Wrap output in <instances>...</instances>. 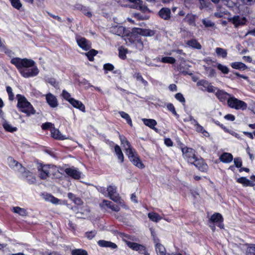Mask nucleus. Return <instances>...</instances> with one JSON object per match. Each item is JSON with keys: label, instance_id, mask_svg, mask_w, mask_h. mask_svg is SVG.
I'll return each instance as SVG.
<instances>
[{"label": "nucleus", "instance_id": "1", "mask_svg": "<svg viewBox=\"0 0 255 255\" xmlns=\"http://www.w3.org/2000/svg\"><path fill=\"white\" fill-rule=\"evenodd\" d=\"M11 63L17 68L20 73L25 78L33 77L37 75L39 70L34 67V61L26 58H14L11 60Z\"/></svg>", "mask_w": 255, "mask_h": 255}, {"label": "nucleus", "instance_id": "2", "mask_svg": "<svg viewBox=\"0 0 255 255\" xmlns=\"http://www.w3.org/2000/svg\"><path fill=\"white\" fill-rule=\"evenodd\" d=\"M119 137L122 144L123 145L125 148L126 153L128 156L129 160L137 167L143 168L144 167L143 164L138 158L135 150L131 147V145L128 141L123 135H120Z\"/></svg>", "mask_w": 255, "mask_h": 255}, {"label": "nucleus", "instance_id": "3", "mask_svg": "<svg viewBox=\"0 0 255 255\" xmlns=\"http://www.w3.org/2000/svg\"><path fill=\"white\" fill-rule=\"evenodd\" d=\"M16 98L18 101L17 107L22 112L25 113L27 116L35 113L33 107L24 96L18 94L16 95Z\"/></svg>", "mask_w": 255, "mask_h": 255}, {"label": "nucleus", "instance_id": "4", "mask_svg": "<svg viewBox=\"0 0 255 255\" xmlns=\"http://www.w3.org/2000/svg\"><path fill=\"white\" fill-rule=\"evenodd\" d=\"M228 105L230 108L236 110H244L247 108V104L245 102L232 97L228 99Z\"/></svg>", "mask_w": 255, "mask_h": 255}, {"label": "nucleus", "instance_id": "5", "mask_svg": "<svg viewBox=\"0 0 255 255\" xmlns=\"http://www.w3.org/2000/svg\"><path fill=\"white\" fill-rule=\"evenodd\" d=\"M197 86L200 87V89L209 93H215L217 88L213 86L211 83L205 80H201L197 82Z\"/></svg>", "mask_w": 255, "mask_h": 255}, {"label": "nucleus", "instance_id": "6", "mask_svg": "<svg viewBox=\"0 0 255 255\" xmlns=\"http://www.w3.org/2000/svg\"><path fill=\"white\" fill-rule=\"evenodd\" d=\"M182 151L184 159L189 163L191 164L195 161V159L197 157L195 155V151L193 149L185 147L182 148Z\"/></svg>", "mask_w": 255, "mask_h": 255}, {"label": "nucleus", "instance_id": "7", "mask_svg": "<svg viewBox=\"0 0 255 255\" xmlns=\"http://www.w3.org/2000/svg\"><path fill=\"white\" fill-rule=\"evenodd\" d=\"M107 191L108 192V196L110 198L115 202H119L122 204L120 201V197L117 192V188L115 186L110 185L108 187Z\"/></svg>", "mask_w": 255, "mask_h": 255}, {"label": "nucleus", "instance_id": "8", "mask_svg": "<svg viewBox=\"0 0 255 255\" xmlns=\"http://www.w3.org/2000/svg\"><path fill=\"white\" fill-rule=\"evenodd\" d=\"M52 167L48 165H40L38 167L39 172V177L42 179H46L50 175V172Z\"/></svg>", "mask_w": 255, "mask_h": 255}, {"label": "nucleus", "instance_id": "9", "mask_svg": "<svg viewBox=\"0 0 255 255\" xmlns=\"http://www.w3.org/2000/svg\"><path fill=\"white\" fill-rule=\"evenodd\" d=\"M124 241L126 243L127 245L132 250L138 251L139 253H144L146 252L145 248L143 245L140 244L131 242L124 239Z\"/></svg>", "mask_w": 255, "mask_h": 255}, {"label": "nucleus", "instance_id": "10", "mask_svg": "<svg viewBox=\"0 0 255 255\" xmlns=\"http://www.w3.org/2000/svg\"><path fill=\"white\" fill-rule=\"evenodd\" d=\"M76 39L79 46L83 50L87 51L90 49L91 44L85 38L77 35Z\"/></svg>", "mask_w": 255, "mask_h": 255}, {"label": "nucleus", "instance_id": "11", "mask_svg": "<svg viewBox=\"0 0 255 255\" xmlns=\"http://www.w3.org/2000/svg\"><path fill=\"white\" fill-rule=\"evenodd\" d=\"M65 172L67 175L75 179H79L81 177V173L74 167L66 168Z\"/></svg>", "mask_w": 255, "mask_h": 255}, {"label": "nucleus", "instance_id": "12", "mask_svg": "<svg viewBox=\"0 0 255 255\" xmlns=\"http://www.w3.org/2000/svg\"><path fill=\"white\" fill-rule=\"evenodd\" d=\"M195 161L191 164H194L199 170L202 172H206L208 169V165L205 163L202 158L195 159Z\"/></svg>", "mask_w": 255, "mask_h": 255}, {"label": "nucleus", "instance_id": "13", "mask_svg": "<svg viewBox=\"0 0 255 255\" xmlns=\"http://www.w3.org/2000/svg\"><path fill=\"white\" fill-rule=\"evenodd\" d=\"M217 98L219 100L220 102H224L226 100H228V99L231 97L230 94L226 92L223 90H219L217 88V90L214 93Z\"/></svg>", "mask_w": 255, "mask_h": 255}, {"label": "nucleus", "instance_id": "14", "mask_svg": "<svg viewBox=\"0 0 255 255\" xmlns=\"http://www.w3.org/2000/svg\"><path fill=\"white\" fill-rule=\"evenodd\" d=\"M129 2L132 3L131 7L139 9L142 11H145L147 7L142 4V1L141 0H128Z\"/></svg>", "mask_w": 255, "mask_h": 255}, {"label": "nucleus", "instance_id": "15", "mask_svg": "<svg viewBox=\"0 0 255 255\" xmlns=\"http://www.w3.org/2000/svg\"><path fill=\"white\" fill-rule=\"evenodd\" d=\"M46 101L52 108H55L58 106V102L56 98L52 94L48 93L46 95Z\"/></svg>", "mask_w": 255, "mask_h": 255}, {"label": "nucleus", "instance_id": "16", "mask_svg": "<svg viewBox=\"0 0 255 255\" xmlns=\"http://www.w3.org/2000/svg\"><path fill=\"white\" fill-rule=\"evenodd\" d=\"M133 32L144 36H151L154 34V32L153 30L140 28H135Z\"/></svg>", "mask_w": 255, "mask_h": 255}, {"label": "nucleus", "instance_id": "17", "mask_svg": "<svg viewBox=\"0 0 255 255\" xmlns=\"http://www.w3.org/2000/svg\"><path fill=\"white\" fill-rule=\"evenodd\" d=\"M159 16L164 20H168L171 17V10L169 8H162L158 12Z\"/></svg>", "mask_w": 255, "mask_h": 255}, {"label": "nucleus", "instance_id": "18", "mask_svg": "<svg viewBox=\"0 0 255 255\" xmlns=\"http://www.w3.org/2000/svg\"><path fill=\"white\" fill-rule=\"evenodd\" d=\"M100 206L103 207L104 206H106L110 209H111L113 211L116 212H119L120 210V208L117 205L113 204L111 201L108 200H104L100 204Z\"/></svg>", "mask_w": 255, "mask_h": 255}, {"label": "nucleus", "instance_id": "19", "mask_svg": "<svg viewBox=\"0 0 255 255\" xmlns=\"http://www.w3.org/2000/svg\"><path fill=\"white\" fill-rule=\"evenodd\" d=\"M98 244L101 247L109 248L111 249H116L118 248V246L116 244L105 240H99L98 242Z\"/></svg>", "mask_w": 255, "mask_h": 255}, {"label": "nucleus", "instance_id": "20", "mask_svg": "<svg viewBox=\"0 0 255 255\" xmlns=\"http://www.w3.org/2000/svg\"><path fill=\"white\" fill-rule=\"evenodd\" d=\"M69 103L75 108L78 109L80 111L85 112V107L83 103L78 100L74 99H70Z\"/></svg>", "mask_w": 255, "mask_h": 255}, {"label": "nucleus", "instance_id": "21", "mask_svg": "<svg viewBox=\"0 0 255 255\" xmlns=\"http://www.w3.org/2000/svg\"><path fill=\"white\" fill-rule=\"evenodd\" d=\"M125 28L123 26H116L112 28V31L117 35L124 37L127 35V33H125Z\"/></svg>", "mask_w": 255, "mask_h": 255}, {"label": "nucleus", "instance_id": "22", "mask_svg": "<svg viewBox=\"0 0 255 255\" xmlns=\"http://www.w3.org/2000/svg\"><path fill=\"white\" fill-rule=\"evenodd\" d=\"M246 19L245 17H241L239 15L235 16L232 18L233 24L237 27L245 24Z\"/></svg>", "mask_w": 255, "mask_h": 255}, {"label": "nucleus", "instance_id": "23", "mask_svg": "<svg viewBox=\"0 0 255 255\" xmlns=\"http://www.w3.org/2000/svg\"><path fill=\"white\" fill-rule=\"evenodd\" d=\"M142 120L145 126L157 131V128H155V126L157 125V122L155 120L150 119H143Z\"/></svg>", "mask_w": 255, "mask_h": 255}, {"label": "nucleus", "instance_id": "24", "mask_svg": "<svg viewBox=\"0 0 255 255\" xmlns=\"http://www.w3.org/2000/svg\"><path fill=\"white\" fill-rule=\"evenodd\" d=\"M51 133L52 136L55 139L63 140L67 138L62 135L58 129H55L54 127L51 129Z\"/></svg>", "mask_w": 255, "mask_h": 255}, {"label": "nucleus", "instance_id": "25", "mask_svg": "<svg viewBox=\"0 0 255 255\" xmlns=\"http://www.w3.org/2000/svg\"><path fill=\"white\" fill-rule=\"evenodd\" d=\"M220 159L223 162L229 163L233 160V157L232 154L225 152L221 155Z\"/></svg>", "mask_w": 255, "mask_h": 255}, {"label": "nucleus", "instance_id": "26", "mask_svg": "<svg viewBox=\"0 0 255 255\" xmlns=\"http://www.w3.org/2000/svg\"><path fill=\"white\" fill-rule=\"evenodd\" d=\"M23 176L27 178V182L29 184H33L36 182V178L29 171H25L23 174Z\"/></svg>", "mask_w": 255, "mask_h": 255}, {"label": "nucleus", "instance_id": "27", "mask_svg": "<svg viewBox=\"0 0 255 255\" xmlns=\"http://www.w3.org/2000/svg\"><path fill=\"white\" fill-rule=\"evenodd\" d=\"M187 44L193 48L197 49H201V45L197 41V40L192 39L187 41Z\"/></svg>", "mask_w": 255, "mask_h": 255}, {"label": "nucleus", "instance_id": "28", "mask_svg": "<svg viewBox=\"0 0 255 255\" xmlns=\"http://www.w3.org/2000/svg\"><path fill=\"white\" fill-rule=\"evenodd\" d=\"M237 181L238 183L242 184L244 186H254L255 185L254 183L244 177L238 178Z\"/></svg>", "mask_w": 255, "mask_h": 255}, {"label": "nucleus", "instance_id": "29", "mask_svg": "<svg viewBox=\"0 0 255 255\" xmlns=\"http://www.w3.org/2000/svg\"><path fill=\"white\" fill-rule=\"evenodd\" d=\"M210 221L212 223L222 222L223 218L221 214L215 213L211 217Z\"/></svg>", "mask_w": 255, "mask_h": 255}, {"label": "nucleus", "instance_id": "30", "mask_svg": "<svg viewBox=\"0 0 255 255\" xmlns=\"http://www.w3.org/2000/svg\"><path fill=\"white\" fill-rule=\"evenodd\" d=\"M12 211L14 213H17L22 216H26L27 215L26 210L24 208H21L19 207H13Z\"/></svg>", "mask_w": 255, "mask_h": 255}, {"label": "nucleus", "instance_id": "31", "mask_svg": "<svg viewBox=\"0 0 255 255\" xmlns=\"http://www.w3.org/2000/svg\"><path fill=\"white\" fill-rule=\"evenodd\" d=\"M231 67L236 69L245 70L247 68V66L243 63L241 62H233L231 64Z\"/></svg>", "mask_w": 255, "mask_h": 255}, {"label": "nucleus", "instance_id": "32", "mask_svg": "<svg viewBox=\"0 0 255 255\" xmlns=\"http://www.w3.org/2000/svg\"><path fill=\"white\" fill-rule=\"evenodd\" d=\"M196 130L198 132H201L205 136H209V133L206 131L203 127L198 124V122L194 125Z\"/></svg>", "mask_w": 255, "mask_h": 255}, {"label": "nucleus", "instance_id": "33", "mask_svg": "<svg viewBox=\"0 0 255 255\" xmlns=\"http://www.w3.org/2000/svg\"><path fill=\"white\" fill-rule=\"evenodd\" d=\"M115 151L118 156V159L121 160V162L124 161V155L121 150L120 147L118 145H116L115 146Z\"/></svg>", "mask_w": 255, "mask_h": 255}, {"label": "nucleus", "instance_id": "34", "mask_svg": "<svg viewBox=\"0 0 255 255\" xmlns=\"http://www.w3.org/2000/svg\"><path fill=\"white\" fill-rule=\"evenodd\" d=\"M156 251L158 255H167L164 247L161 244L155 245Z\"/></svg>", "mask_w": 255, "mask_h": 255}, {"label": "nucleus", "instance_id": "35", "mask_svg": "<svg viewBox=\"0 0 255 255\" xmlns=\"http://www.w3.org/2000/svg\"><path fill=\"white\" fill-rule=\"evenodd\" d=\"M216 53L218 56H221L225 58L227 56V51L226 49L222 48L217 47L216 48Z\"/></svg>", "mask_w": 255, "mask_h": 255}, {"label": "nucleus", "instance_id": "36", "mask_svg": "<svg viewBox=\"0 0 255 255\" xmlns=\"http://www.w3.org/2000/svg\"><path fill=\"white\" fill-rule=\"evenodd\" d=\"M148 217L153 222H157L161 219V217L155 213H149Z\"/></svg>", "mask_w": 255, "mask_h": 255}, {"label": "nucleus", "instance_id": "37", "mask_svg": "<svg viewBox=\"0 0 255 255\" xmlns=\"http://www.w3.org/2000/svg\"><path fill=\"white\" fill-rule=\"evenodd\" d=\"M2 126L3 128L7 131L13 132L17 130V128L16 127H12L11 125L6 121H4L3 123Z\"/></svg>", "mask_w": 255, "mask_h": 255}, {"label": "nucleus", "instance_id": "38", "mask_svg": "<svg viewBox=\"0 0 255 255\" xmlns=\"http://www.w3.org/2000/svg\"><path fill=\"white\" fill-rule=\"evenodd\" d=\"M72 255H88V252L83 249H74L71 251Z\"/></svg>", "mask_w": 255, "mask_h": 255}, {"label": "nucleus", "instance_id": "39", "mask_svg": "<svg viewBox=\"0 0 255 255\" xmlns=\"http://www.w3.org/2000/svg\"><path fill=\"white\" fill-rule=\"evenodd\" d=\"M8 162L9 165L12 168L18 167L19 166L22 168V166L17 161L14 160L12 158L9 157L8 158Z\"/></svg>", "mask_w": 255, "mask_h": 255}, {"label": "nucleus", "instance_id": "40", "mask_svg": "<svg viewBox=\"0 0 255 255\" xmlns=\"http://www.w3.org/2000/svg\"><path fill=\"white\" fill-rule=\"evenodd\" d=\"M98 53V51L94 49H92L89 52L85 53V55L87 56L88 59L92 61L94 60V56Z\"/></svg>", "mask_w": 255, "mask_h": 255}, {"label": "nucleus", "instance_id": "41", "mask_svg": "<svg viewBox=\"0 0 255 255\" xmlns=\"http://www.w3.org/2000/svg\"><path fill=\"white\" fill-rule=\"evenodd\" d=\"M119 114L123 118L125 119L127 121L128 124L130 126H132L131 120L129 116L127 113L124 112H120Z\"/></svg>", "mask_w": 255, "mask_h": 255}, {"label": "nucleus", "instance_id": "42", "mask_svg": "<svg viewBox=\"0 0 255 255\" xmlns=\"http://www.w3.org/2000/svg\"><path fill=\"white\" fill-rule=\"evenodd\" d=\"M11 5L16 9H20L22 7V4L20 0H9Z\"/></svg>", "mask_w": 255, "mask_h": 255}, {"label": "nucleus", "instance_id": "43", "mask_svg": "<svg viewBox=\"0 0 255 255\" xmlns=\"http://www.w3.org/2000/svg\"><path fill=\"white\" fill-rule=\"evenodd\" d=\"M161 62L165 63L174 64L175 63L176 60L172 57H164L161 58Z\"/></svg>", "mask_w": 255, "mask_h": 255}, {"label": "nucleus", "instance_id": "44", "mask_svg": "<svg viewBox=\"0 0 255 255\" xmlns=\"http://www.w3.org/2000/svg\"><path fill=\"white\" fill-rule=\"evenodd\" d=\"M216 67L223 74H226L229 72V69L226 66L223 65L220 63H218Z\"/></svg>", "mask_w": 255, "mask_h": 255}, {"label": "nucleus", "instance_id": "45", "mask_svg": "<svg viewBox=\"0 0 255 255\" xmlns=\"http://www.w3.org/2000/svg\"><path fill=\"white\" fill-rule=\"evenodd\" d=\"M133 77L137 80L140 81L144 86L148 85L147 82L145 80L140 73H137L134 75Z\"/></svg>", "mask_w": 255, "mask_h": 255}, {"label": "nucleus", "instance_id": "46", "mask_svg": "<svg viewBox=\"0 0 255 255\" xmlns=\"http://www.w3.org/2000/svg\"><path fill=\"white\" fill-rule=\"evenodd\" d=\"M246 255H255V245L250 244L247 248Z\"/></svg>", "mask_w": 255, "mask_h": 255}, {"label": "nucleus", "instance_id": "47", "mask_svg": "<svg viewBox=\"0 0 255 255\" xmlns=\"http://www.w3.org/2000/svg\"><path fill=\"white\" fill-rule=\"evenodd\" d=\"M6 92L8 95V99L10 101H12L14 99V94L12 93V90L9 86L6 87Z\"/></svg>", "mask_w": 255, "mask_h": 255}, {"label": "nucleus", "instance_id": "48", "mask_svg": "<svg viewBox=\"0 0 255 255\" xmlns=\"http://www.w3.org/2000/svg\"><path fill=\"white\" fill-rule=\"evenodd\" d=\"M46 82L49 83L50 85L54 87H56L58 85V83H57L56 80L53 78H47L46 79Z\"/></svg>", "mask_w": 255, "mask_h": 255}, {"label": "nucleus", "instance_id": "49", "mask_svg": "<svg viewBox=\"0 0 255 255\" xmlns=\"http://www.w3.org/2000/svg\"><path fill=\"white\" fill-rule=\"evenodd\" d=\"M167 108L169 111L171 112L172 114H174L175 116L179 117V115L177 114L175 111V109L173 104L171 103L167 104Z\"/></svg>", "mask_w": 255, "mask_h": 255}, {"label": "nucleus", "instance_id": "50", "mask_svg": "<svg viewBox=\"0 0 255 255\" xmlns=\"http://www.w3.org/2000/svg\"><path fill=\"white\" fill-rule=\"evenodd\" d=\"M127 52V50L126 49H122L121 48H120L119 53V57L123 59H125L126 58Z\"/></svg>", "mask_w": 255, "mask_h": 255}, {"label": "nucleus", "instance_id": "51", "mask_svg": "<svg viewBox=\"0 0 255 255\" xmlns=\"http://www.w3.org/2000/svg\"><path fill=\"white\" fill-rule=\"evenodd\" d=\"M96 234V231H92L90 232H86L85 235L86 237L89 240L92 239Z\"/></svg>", "mask_w": 255, "mask_h": 255}, {"label": "nucleus", "instance_id": "52", "mask_svg": "<svg viewBox=\"0 0 255 255\" xmlns=\"http://www.w3.org/2000/svg\"><path fill=\"white\" fill-rule=\"evenodd\" d=\"M62 96L66 100L68 101L69 102L70 99H73L72 98H71V95H70V93H69L66 90H63Z\"/></svg>", "mask_w": 255, "mask_h": 255}, {"label": "nucleus", "instance_id": "53", "mask_svg": "<svg viewBox=\"0 0 255 255\" xmlns=\"http://www.w3.org/2000/svg\"><path fill=\"white\" fill-rule=\"evenodd\" d=\"M175 97L177 100L181 103H185V98H184L183 95L180 93H177L175 95Z\"/></svg>", "mask_w": 255, "mask_h": 255}, {"label": "nucleus", "instance_id": "54", "mask_svg": "<svg viewBox=\"0 0 255 255\" xmlns=\"http://www.w3.org/2000/svg\"><path fill=\"white\" fill-rule=\"evenodd\" d=\"M234 163L238 168L241 167L242 166V161L240 157H237L234 159Z\"/></svg>", "mask_w": 255, "mask_h": 255}, {"label": "nucleus", "instance_id": "55", "mask_svg": "<svg viewBox=\"0 0 255 255\" xmlns=\"http://www.w3.org/2000/svg\"><path fill=\"white\" fill-rule=\"evenodd\" d=\"M202 22L206 27H213L214 26V23L211 20L204 19L203 20Z\"/></svg>", "mask_w": 255, "mask_h": 255}, {"label": "nucleus", "instance_id": "56", "mask_svg": "<svg viewBox=\"0 0 255 255\" xmlns=\"http://www.w3.org/2000/svg\"><path fill=\"white\" fill-rule=\"evenodd\" d=\"M53 124H52V123L47 122L42 125V128L44 130L47 129L48 128L52 129L53 128Z\"/></svg>", "mask_w": 255, "mask_h": 255}, {"label": "nucleus", "instance_id": "57", "mask_svg": "<svg viewBox=\"0 0 255 255\" xmlns=\"http://www.w3.org/2000/svg\"><path fill=\"white\" fill-rule=\"evenodd\" d=\"M151 235L152 236V238H153V240L154 241V243L155 244V245H157V244H159L160 243H159V239L155 235V233L154 232V231H153L152 230H151Z\"/></svg>", "mask_w": 255, "mask_h": 255}, {"label": "nucleus", "instance_id": "58", "mask_svg": "<svg viewBox=\"0 0 255 255\" xmlns=\"http://www.w3.org/2000/svg\"><path fill=\"white\" fill-rule=\"evenodd\" d=\"M104 69L107 71H112L114 69V66L111 64L107 63L104 65Z\"/></svg>", "mask_w": 255, "mask_h": 255}, {"label": "nucleus", "instance_id": "59", "mask_svg": "<svg viewBox=\"0 0 255 255\" xmlns=\"http://www.w3.org/2000/svg\"><path fill=\"white\" fill-rule=\"evenodd\" d=\"M207 71H209V76L210 77H215L216 75V71L214 69L210 68H206Z\"/></svg>", "mask_w": 255, "mask_h": 255}, {"label": "nucleus", "instance_id": "60", "mask_svg": "<svg viewBox=\"0 0 255 255\" xmlns=\"http://www.w3.org/2000/svg\"><path fill=\"white\" fill-rule=\"evenodd\" d=\"M185 20H186L189 24H192L194 21V18L192 15H187L186 16Z\"/></svg>", "mask_w": 255, "mask_h": 255}, {"label": "nucleus", "instance_id": "61", "mask_svg": "<svg viewBox=\"0 0 255 255\" xmlns=\"http://www.w3.org/2000/svg\"><path fill=\"white\" fill-rule=\"evenodd\" d=\"M185 121H190L191 122V124L193 125H195L196 123H197V121L195 120L193 117L191 116H189V117L184 120Z\"/></svg>", "mask_w": 255, "mask_h": 255}, {"label": "nucleus", "instance_id": "62", "mask_svg": "<svg viewBox=\"0 0 255 255\" xmlns=\"http://www.w3.org/2000/svg\"><path fill=\"white\" fill-rule=\"evenodd\" d=\"M224 118L229 121H233L235 120V116L231 114H228L226 115L224 117Z\"/></svg>", "mask_w": 255, "mask_h": 255}, {"label": "nucleus", "instance_id": "63", "mask_svg": "<svg viewBox=\"0 0 255 255\" xmlns=\"http://www.w3.org/2000/svg\"><path fill=\"white\" fill-rule=\"evenodd\" d=\"M165 144L168 146H171L173 145V142L170 138H167L164 139Z\"/></svg>", "mask_w": 255, "mask_h": 255}, {"label": "nucleus", "instance_id": "64", "mask_svg": "<svg viewBox=\"0 0 255 255\" xmlns=\"http://www.w3.org/2000/svg\"><path fill=\"white\" fill-rule=\"evenodd\" d=\"M50 202L54 204H58L59 202L60 201V200L54 197L53 196H52V197H50Z\"/></svg>", "mask_w": 255, "mask_h": 255}]
</instances>
